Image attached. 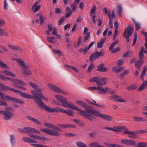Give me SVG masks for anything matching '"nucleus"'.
Segmentation results:
<instances>
[{
    "instance_id": "nucleus-20",
    "label": "nucleus",
    "mask_w": 147,
    "mask_h": 147,
    "mask_svg": "<svg viewBox=\"0 0 147 147\" xmlns=\"http://www.w3.org/2000/svg\"><path fill=\"white\" fill-rule=\"evenodd\" d=\"M104 64L102 63L98 66L97 71L101 72H106L109 71V69L107 67H104Z\"/></svg>"
},
{
    "instance_id": "nucleus-25",
    "label": "nucleus",
    "mask_w": 147,
    "mask_h": 147,
    "mask_svg": "<svg viewBox=\"0 0 147 147\" xmlns=\"http://www.w3.org/2000/svg\"><path fill=\"white\" fill-rule=\"evenodd\" d=\"M58 125L62 128H66L68 127L75 128L76 127V125L71 124H58Z\"/></svg>"
},
{
    "instance_id": "nucleus-56",
    "label": "nucleus",
    "mask_w": 147,
    "mask_h": 147,
    "mask_svg": "<svg viewBox=\"0 0 147 147\" xmlns=\"http://www.w3.org/2000/svg\"><path fill=\"white\" fill-rule=\"evenodd\" d=\"M65 113H66L67 115L70 116L73 115V113L72 111L70 110H67L65 111Z\"/></svg>"
},
{
    "instance_id": "nucleus-44",
    "label": "nucleus",
    "mask_w": 147,
    "mask_h": 147,
    "mask_svg": "<svg viewBox=\"0 0 147 147\" xmlns=\"http://www.w3.org/2000/svg\"><path fill=\"white\" fill-rule=\"evenodd\" d=\"M142 34L144 35L145 36V42L144 44V46L145 48H147V32H144L142 31Z\"/></svg>"
},
{
    "instance_id": "nucleus-7",
    "label": "nucleus",
    "mask_w": 147,
    "mask_h": 147,
    "mask_svg": "<svg viewBox=\"0 0 147 147\" xmlns=\"http://www.w3.org/2000/svg\"><path fill=\"white\" fill-rule=\"evenodd\" d=\"M40 101V104H39L38 107H39L40 109L45 110L48 112L52 113H57L58 112V107H56L55 108L49 107L45 105L42 100Z\"/></svg>"
},
{
    "instance_id": "nucleus-24",
    "label": "nucleus",
    "mask_w": 147,
    "mask_h": 147,
    "mask_svg": "<svg viewBox=\"0 0 147 147\" xmlns=\"http://www.w3.org/2000/svg\"><path fill=\"white\" fill-rule=\"evenodd\" d=\"M22 140L23 141L29 143H37L35 140L27 137H24Z\"/></svg>"
},
{
    "instance_id": "nucleus-12",
    "label": "nucleus",
    "mask_w": 147,
    "mask_h": 147,
    "mask_svg": "<svg viewBox=\"0 0 147 147\" xmlns=\"http://www.w3.org/2000/svg\"><path fill=\"white\" fill-rule=\"evenodd\" d=\"M48 86L49 88L58 93L61 92L64 94H67V93L66 92L63 90H61L59 88L53 84H48Z\"/></svg>"
},
{
    "instance_id": "nucleus-27",
    "label": "nucleus",
    "mask_w": 147,
    "mask_h": 147,
    "mask_svg": "<svg viewBox=\"0 0 147 147\" xmlns=\"http://www.w3.org/2000/svg\"><path fill=\"white\" fill-rule=\"evenodd\" d=\"M28 119L32 121L33 122L39 125L41 124V122L39 121L38 120L35 119V118L31 116H27L26 117Z\"/></svg>"
},
{
    "instance_id": "nucleus-43",
    "label": "nucleus",
    "mask_w": 147,
    "mask_h": 147,
    "mask_svg": "<svg viewBox=\"0 0 147 147\" xmlns=\"http://www.w3.org/2000/svg\"><path fill=\"white\" fill-rule=\"evenodd\" d=\"M117 9L119 11V13L120 16L122 17V13L123 12V9L120 5H117Z\"/></svg>"
},
{
    "instance_id": "nucleus-32",
    "label": "nucleus",
    "mask_w": 147,
    "mask_h": 147,
    "mask_svg": "<svg viewBox=\"0 0 147 147\" xmlns=\"http://www.w3.org/2000/svg\"><path fill=\"white\" fill-rule=\"evenodd\" d=\"M144 48L142 47L141 48L140 51L139 53V58L140 60H142L144 57Z\"/></svg>"
},
{
    "instance_id": "nucleus-41",
    "label": "nucleus",
    "mask_w": 147,
    "mask_h": 147,
    "mask_svg": "<svg viewBox=\"0 0 147 147\" xmlns=\"http://www.w3.org/2000/svg\"><path fill=\"white\" fill-rule=\"evenodd\" d=\"M132 21L134 23L136 27L135 29L137 31L140 28V23L136 22L134 19Z\"/></svg>"
},
{
    "instance_id": "nucleus-22",
    "label": "nucleus",
    "mask_w": 147,
    "mask_h": 147,
    "mask_svg": "<svg viewBox=\"0 0 147 147\" xmlns=\"http://www.w3.org/2000/svg\"><path fill=\"white\" fill-rule=\"evenodd\" d=\"M126 129V128L124 126H114L113 128L112 131L117 132L121 131L123 129L125 130Z\"/></svg>"
},
{
    "instance_id": "nucleus-2",
    "label": "nucleus",
    "mask_w": 147,
    "mask_h": 147,
    "mask_svg": "<svg viewBox=\"0 0 147 147\" xmlns=\"http://www.w3.org/2000/svg\"><path fill=\"white\" fill-rule=\"evenodd\" d=\"M28 84L35 90H31V93L32 95H35L37 96L41 100V99H42L46 101L48 100V98L44 96L42 92L44 90L43 88L40 87L32 82H29L28 83Z\"/></svg>"
},
{
    "instance_id": "nucleus-64",
    "label": "nucleus",
    "mask_w": 147,
    "mask_h": 147,
    "mask_svg": "<svg viewBox=\"0 0 147 147\" xmlns=\"http://www.w3.org/2000/svg\"><path fill=\"white\" fill-rule=\"evenodd\" d=\"M145 142H140L138 144V147H145Z\"/></svg>"
},
{
    "instance_id": "nucleus-34",
    "label": "nucleus",
    "mask_w": 147,
    "mask_h": 147,
    "mask_svg": "<svg viewBox=\"0 0 147 147\" xmlns=\"http://www.w3.org/2000/svg\"><path fill=\"white\" fill-rule=\"evenodd\" d=\"M101 118L109 121H111L113 119L111 116L103 114H102Z\"/></svg>"
},
{
    "instance_id": "nucleus-40",
    "label": "nucleus",
    "mask_w": 147,
    "mask_h": 147,
    "mask_svg": "<svg viewBox=\"0 0 147 147\" xmlns=\"http://www.w3.org/2000/svg\"><path fill=\"white\" fill-rule=\"evenodd\" d=\"M9 34L5 31L4 29H2L0 28V36H7Z\"/></svg>"
},
{
    "instance_id": "nucleus-45",
    "label": "nucleus",
    "mask_w": 147,
    "mask_h": 147,
    "mask_svg": "<svg viewBox=\"0 0 147 147\" xmlns=\"http://www.w3.org/2000/svg\"><path fill=\"white\" fill-rule=\"evenodd\" d=\"M76 144L78 147H87L86 145L85 144L81 142H77Z\"/></svg>"
},
{
    "instance_id": "nucleus-42",
    "label": "nucleus",
    "mask_w": 147,
    "mask_h": 147,
    "mask_svg": "<svg viewBox=\"0 0 147 147\" xmlns=\"http://www.w3.org/2000/svg\"><path fill=\"white\" fill-rule=\"evenodd\" d=\"M82 41V38L81 37H79L78 39H77V43L75 44V47H77L79 46L81 43Z\"/></svg>"
},
{
    "instance_id": "nucleus-46",
    "label": "nucleus",
    "mask_w": 147,
    "mask_h": 147,
    "mask_svg": "<svg viewBox=\"0 0 147 147\" xmlns=\"http://www.w3.org/2000/svg\"><path fill=\"white\" fill-rule=\"evenodd\" d=\"M0 66L3 68L9 69V68L0 60Z\"/></svg>"
},
{
    "instance_id": "nucleus-21",
    "label": "nucleus",
    "mask_w": 147,
    "mask_h": 147,
    "mask_svg": "<svg viewBox=\"0 0 147 147\" xmlns=\"http://www.w3.org/2000/svg\"><path fill=\"white\" fill-rule=\"evenodd\" d=\"M39 3V1H37L35 2V3L34 4L31 10L33 11L34 13H35L38 11L39 9L41 7V6L39 5L37 6Z\"/></svg>"
},
{
    "instance_id": "nucleus-13",
    "label": "nucleus",
    "mask_w": 147,
    "mask_h": 147,
    "mask_svg": "<svg viewBox=\"0 0 147 147\" xmlns=\"http://www.w3.org/2000/svg\"><path fill=\"white\" fill-rule=\"evenodd\" d=\"M48 86L49 88L58 93L61 92L64 94H67V93L66 92L63 90H61L59 88L53 84H48Z\"/></svg>"
},
{
    "instance_id": "nucleus-50",
    "label": "nucleus",
    "mask_w": 147,
    "mask_h": 147,
    "mask_svg": "<svg viewBox=\"0 0 147 147\" xmlns=\"http://www.w3.org/2000/svg\"><path fill=\"white\" fill-rule=\"evenodd\" d=\"M55 37H49L47 38V40L50 42L54 43L55 42L54 41Z\"/></svg>"
},
{
    "instance_id": "nucleus-60",
    "label": "nucleus",
    "mask_w": 147,
    "mask_h": 147,
    "mask_svg": "<svg viewBox=\"0 0 147 147\" xmlns=\"http://www.w3.org/2000/svg\"><path fill=\"white\" fill-rule=\"evenodd\" d=\"M123 62L124 61L122 59L118 60L117 61V65L119 66H121L123 64Z\"/></svg>"
},
{
    "instance_id": "nucleus-49",
    "label": "nucleus",
    "mask_w": 147,
    "mask_h": 147,
    "mask_svg": "<svg viewBox=\"0 0 147 147\" xmlns=\"http://www.w3.org/2000/svg\"><path fill=\"white\" fill-rule=\"evenodd\" d=\"M136 88V84H133L130 85L127 87L128 90H131L135 89Z\"/></svg>"
},
{
    "instance_id": "nucleus-57",
    "label": "nucleus",
    "mask_w": 147,
    "mask_h": 147,
    "mask_svg": "<svg viewBox=\"0 0 147 147\" xmlns=\"http://www.w3.org/2000/svg\"><path fill=\"white\" fill-rule=\"evenodd\" d=\"M94 67V65L92 63H91L89 65L88 69V72H90L91 71Z\"/></svg>"
},
{
    "instance_id": "nucleus-14",
    "label": "nucleus",
    "mask_w": 147,
    "mask_h": 147,
    "mask_svg": "<svg viewBox=\"0 0 147 147\" xmlns=\"http://www.w3.org/2000/svg\"><path fill=\"white\" fill-rule=\"evenodd\" d=\"M109 99L111 100H113L116 102H126V100L122 99L121 96L116 94L111 96Z\"/></svg>"
},
{
    "instance_id": "nucleus-35",
    "label": "nucleus",
    "mask_w": 147,
    "mask_h": 147,
    "mask_svg": "<svg viewBox=\"0 0 147 147\" xmlns=\"http://www.w3.org/2000/svg\"><path fill=\"white\" fill-rule=\"evenodd\" d=\"M8 46L10 48L16 51H23V49L18 46H14L11 45H8Z\"/></svg>"
},
{
    "instance_id": "nucleus-5",
    "label": "nucleus",
    "mask_w": 147,
    "mask_h": 147,
    "mask_svg": "<svg viewBox=\"0 0 147 147\" xmlns=\"http://www.w3.org/2000/svg\"><path fill=\"white\" fill-rule=\"evenodd\" d=\"M106 78H101L99 77H95L90 79V81L91 82H95L99 86H102L106 84L107 81Z\"/></svg>"
},
{
    "instance_id": "nucleus-11",
    "label": "nucleus",
    "mask_w": 147,
    "mask_h": 147,
    "mask_svg": "<svg viewBox=\"0 0 147 147\" xmlns=\"http://www.w3.org/2000/svg\"><path fill=\"white\" fill-rule=\"evenodd\" d=\"M5 80H4L6 81L7 80H8L11 82H14L13 84V85L14 86V84H19L21 85L25 86V84L24 83L22 80L17 79L10 78L9 77H6L5 76Z\"/></svg>"
},
{
    "instance_id": "nucleus-53",
    "label": "nucleus",
    "mask_w": 147,
    "mask_h": 147,
    "mask_svg": "<svg viewBox=\"0 0 147 147\" xmlns=\"http://www.w3.org/2000/svg\"><path fill=\"white\" fill-rule=\"evenodd\" d=\"M115 92V91L114 90H112L111 88H106V92L108 93H114Z\"/></svg>"
},
{
    "instance_id": "nucleus-47",
    "label": "nucleus",
    "mask_w": 147,
    "mask_h": 147,
    "mask_svg": "<svg viewBox=\"0 0 147 147\" xmlns=\"http://www.w3.org/2000/svg\"><path fill=\"white\" fill-rule=\"evenodd\" d=\"M20 84H14V86L16 88H20L23 90H27L26 88L24 87L20 86Z\"/></svg>"
},
{
    "instance_id": "nucleus-36",
    "label": "nucleus",
    "mask_w": 147,
    "mask_h": 147,
    "mask_svg": "<svg viewBox=\"0 0 147 147\" xmlns=\"http://www.w3.org/2000/svg\"><path fill=\"white\" fill-rule=\"evenodd\" d=\"M147 88V82L144 81L141 86L139 88V90L141 91Z\"/></svg>"
},
{
    "instance_id": "nucleus-8",
    "label": "nucleus",
    "mask_w": 147,
    "mask_h": 147,
    "mask_svg": "<svg viewBox=\"0 0 147 147\" xmlns=\"http://www.w3.org/2000/svg\"><path fill=\"white\" fill-rule=\"evenodd\" d=\"M134 30L133 28L131 27L130 24H129L127 28L125 29L123 36H124L126 39L127 42H128L130 41L129 37L132 35Z\"/></svg>"
},
{
    "instance_id": "nucleus-1",
    "label": "nucleus",
    "mask_w": 147,
    "mask_h": 147,
    "mask_svg": "<svg viewBox=\"0 0 147 147\" xmlns=\"http://www.w3.org/2000/svg\"><path fill=\"white\" fill-rule=\"evenodd\" d=\"M55 97L58 101L61 103L63 107L72 109L78 110L80 112V113H78L79 114L84 117H86L90 120H92L91 119V117L87 113L77 108L71 102H67L66 99L64 97L59 95H56Z\"/></svg>"
},
{
    "instance_id": "nucleus-51",
    "label": "nucleus",
    "mask_w": 147,
    "mask_h": 147,
    "mask_svg": "<svg viewBox=\"0 0 147 147\" xmlns=\"http://www.w3.org/2000/svg\"><path fill=\"white\" fill-rule=\"evenodd\" d=\"M104 11L105 12V13L107 14L108 13V16L109 18L110 19L111 18V11H109V12H108V10L107 8H105L104 9Z\"/></svg>"
},
{
    "instance_id": "nucleus-15",
    "label": "nucleus",
    "mask_w": 147,
    "mask_h": 147,
    "mask_svg": "<svg viewBox=\"0 0 147 147\" xmlns=\"http://www.w3.org/2000/svg\"><path fill=\"white\" fill-rule=\"evenodd\" d=\"M0 113L4 115V119L6 120H10L12 117L13 115V113L10 112L4 111H0Z\"/></svg>"
},
{
    "instance_id": "nucleus-17",
    "label": "nucleus",
    "mask_w": 147,
    "mask_h": 147,
    "mask_svg": "<svg viewBox=\"0 0 147 147\" xmlns=\"http://www.w3.org/2000/svg\"><path fill=\"white\" fill-rule=\"evenodd\" d=\"M104 56L103 53L102 52H99L96 51L94 54L91 55L90 57L89 60L90 62H92L94 60L96 59L100 56Z\"/></svg>"
},
{
    "instance_id": "nucleus-10",
    "label": "nucleus",
    "mask_w": 147,
    "mask_h": 147,
    "mask_svg": "<svg viewBox=\"0 0 147 147\" xmlns=\"http://www.w3.org/2000/svg\"><path fill=\"white\" fill-rule=\"evenodd\" d=\"M86 110L87 112L85 111H84L87 113L91 117V119L92 120H90L86 117H84L91 121H93V119H95V117L92 116L91 115H90L89 113L92 114L95 116L97 117H101L102 115V114L100 113L98 111L94 110L88 109Z\"/></svg>"
},
{
    "instance_id": "nucleus-18",
    "label": "nucleus",
    "mask_w": 147,
    "mask_h": 147,
    "mask_svg": "<svg viewBox=\"0 0 147 147\" xmlns=\"http://www.w3.org/2000/svg\"><path fill=\"white\" fill-rule=\"evenodd\" d=\"M0 87H1L0 89L1 90H6L8 89L12 91L13 92H14L16 93L20 92V90H16L15 89L11 88L8 87L5 85L3 84L2 83H0Z\"/></svg>"
},
{
    "instance_id": "nucleus-9",
    "label": "nucleus",
    "mask_w": 147,
    "mask_h": 147,
    "mask_svg": "<svg viewBox=\"0 0 147 147\" xmlns=\"http://www.w3.org/2000/svg\"><path fill=\"white\" fill-rule=\"evenodd\" d=\"M40 130L42 132H45L48 134L52 136H59L60 134L59 132L57 130L47 128L46 129H41Z\"/></svg>"
},
{
    "instance_id": "nucleus-38",
    "label": "nucleus",
    "mask_w": 147,
    "mask_h": 147,
    "mask_svg": "<svg viewBox=\"0 0 147 147\" xmlns=\"http://www.w3.org/2000/svg\"><path fill=\"white\" fill-rule=\"evenodd\" d=\"M98 90H99L98 92V93L100 94H104L106 93V88L104 89L101 87L98 86Z\"/></svg>"
},
{
    "instance_id": "nucleus-59",
    "label": "nucleus",
    "mask_w": 147,
    "mask_h": 147,
    "mask_svg": "<svg viewBox=\"0 0 147 147\" xmlns=\"http://www.w3.org/2000/svg\"><path fill=\"white\" fill-rule=\"evenodd\" d=\"M96 7L94 5L92 7V9L90 12V15L92 16L93 14H94L96 12Z\"/></svg>"
},
{
    "instance_id": "nucleus-52",
    "label": "nucleus",
    "mask_w": 147,
    "mask_h": 147,
    "mask_svg": "<svg viewBox=\"0 0 147 147\" xmlns=\"http://www.w3.org/2000/svg\"><path fill=\"white\" fill-rule=\"evenodd\" d=\"M99 144L97 142H94L91 143L89 145L90 147H98Z\"/></svg>"
},
{
    "instance_id": "nucleus-29",
    "label": "nucleus",
    "mask_w": 147,
    "mask_h": 147,
    "mask_svg": "<svg viewBox=\"0 0 147 147\" xmlns=\"http://www.w3.org/2000/svg\"><path fill=\"white\" fill-rule=\"evenodd\" d=\"M2 73L4 74L9 76H12L13 77H15L16 76V75L15 74L7 70H5L2 71Z\"/></svg>"
},
{
    "instance_id": "nucleus-31",
    "label": "nucleus",
    "mask_w": 147,
    "mask_h": 147,
    "mask_svg": "<svg viewBox=\"0 0 147 147\" xmlns=\"http://www.w3.org/2000/svg\"><path fill=\"white\" fill-rule=\"evenodd\" d=\"M10 137V140L12 146H13L16 143V141L15 137L13 134H11L9 136Z\"/></svg>"
},
{
    "instance_id": "nucleus-16",
    "label": "nucleus",
    "mask_w": 147,
    "mask_h": 147,
    "mask_svg": "<svg viewBox=\"0 0 147 147\" xmlns=\"http://www.w3.org/2000/svg\"><path fill=\"white\" fill-rule=\"evenodd\" d=\"M119 42L118 40H117L114 42H113L111 45V46L109 47V51L111 50V52L112 53H115L119 51L120 50V48L119 47H118L113 49L114 46L117 44Z\"/></svg>"
},
{
    "instance_id": "nucleus-39",
    "label": "nucleus",
    "mask_w": 147,
    "mask_h": 147,
    "mask_svg": "<svg viewBox=\"0 0 147 147\" xmlns=\"http://www.w3.org/2000/svg\"><path fill=\"white\" fill-rule=\"evenodd\" d=\"M143 61H139L138 62H136L135 65V67L136 68L138 69H140V67L144 63Z\"/></svg>"
},
{
    "instance_id": "nucleus-33",
    "label": "nucleus",
    "mask_w": 147,
    "mask_h": 147,
    "mask_svg": "<svg viewBox=\"0 0 147 147\" xmlns=\"http://www.w3.org/2000/svg\"><path fill=\"white\" fill-rule=\"evenodd\" d=\"M18 130L22 133L28 134L29 127H25L23 128H18Z\"/></svg>"
},
{
    "instance_id": "nucleus-37",
    "label": "nucleus",
    "mask_w": 147,
    "mask_h": 147,
    "mask_svg": "<svg viewBox=\"0 0 147 147\" xmlns=\"http://www.w3.org/2000/svg\"><path fill=\"white\" fill-rule=\"evenodd\" d=\"M147 70V67L146 66H144L141 76V78L142 80H144V76L146 74Z\"/></svg>"
},
{
    "instance_id": "nucleus-28",
    "label": "nucleus",
    "mask_w": 147,
    "mask_h": 147,
    "mask_svg": "<svg viewBox=\"0 0 147 147\" xmlns=\"http://www.w3.org/2000/svg\"><path fill=\"white\" fill-rule=\"evenodd\" d=\"M133 118L135 122L146 121H147L146 119L140 117L134 116Z\"/></svg>"
},
{
    "instance_id": "nucleus-23",
    "label": "nucleus",
    "mask_w": 147,
    "mask_h": 147,
    "mask_svg": "<svg viewBox=\"0 0 147 147\" xmlns=\"http://www.w3.org/2000/svg\"><path fill=\"white\" fill-rule=\"evenodd\" d=\"M44 125L45 126L48 128H51L52 129H56L59 131H61V130L60 129L57 127L56 126L50 123H44Z\"/></svg>"
},
{
    "instance_id": "nucleus-6",
    "label": "nucleus",
    "mask_w": 147,
    "mask_h": 147,
    "mask_svg": "<svg viewBox=\"0 0 147 147\" xmlns=\"http://www.w3.org/2000/svg\"><path fill=\"white\" fill-rule=\"evenodd\" d=\"M20 92L18 93H20L21 95L23 98H28L30 99H34L35 102L36 103L37 105V106L38 107L39 104H40V100H41L40 98L36 95H33L29 94L26 92H22L21 91H20Z\"/></svg>"
},
{
    "instance_id": "nucleus-3",
    "label": "nucleus",
    "mask_w": 147,
    "mask_h": 147,
    "mask_svg": "<svg viewBox=\"0 0 147 147\" xmlns=\"http://www.w3.org/2000/svg\"><path fill=\"white\" fill-rule=\"evenodd\" d=\"M12 60L17 62L23 70L22 73L25 75H29L32 74L31 72L26 65L25 62L21 59L17 58H13Z\"/></svg>"
},
{
    "instance_id": "nucleus-55",
    "label": "nucleus",
    "mask_w": 147,
    "mask_h": 147,
    "mask_svg": "<svg viewBox=\"0 0 147 147\" xmlns=\"http://www.w3.org/2000/svg\"><path fill=\"white\" fill-rule=\"evenodd\" d=\"M132 52L131 51H127L123 55V57H128L132 54Z\"/></svg>"
},
{
    "instance_id": "nucleus-48",
    "label": "nucleus",
    "mask_w": 147,
    "mask_h": 147,
    "mask_svg": "<svg viewBox=\"0 0 147 147\" xmlns=\"http://www.w3.org/2000/svg\"><path fill=\"white\" fill-rule=\"evenodd\" d=\"M45 17L43 15H40V17L39 20L40 22V24L42 25L45 21Z\"/></svg>"
},
{
    "instance_id": "nucleus-58",
    "label": "nucleus",
    "mask_w": 147,
    "mask_h": 147,
    "mask_svg": "<svg viewBox=\"0 0 147 147\" xmlns=\"http://www.w3.org/2000/svg\"><path fill=\"white\" fill-rule=\"evenodd\" d=\"M77 5L76 4L72 3L71 5V7L72 8V11H75L77 9Z\"/></svg>"
},
{
    "instance_id": "nucleus-54",
    "label": "nucleus",
    "mask_w": 147,
    "mask_h": 147,
    "mask_svg": "<svg viewBox=\"0 0 147 147\" xmlns=\"http://www.w3.org/2000/svg\"><path fill=\"white\" fill-rule=\"evenodd\" d=\"M129 72V71L128 70H125L123 71V73H121L120 74V76H122V79H123L124 77V75H125L126 74H128Z\"/></svg>"
},
{
    "instance_id": "nucleus-26",
    "label": "nucleus",
    "mask_w": 147,
    "mask_h": 147,
    "mask_svg": "<svg viewBox=\"0 0 147 147\" xmlns=\"http://www.w3.org/2000/svg\"><path fill=\"white\" fill-rule=\"evenodd\" d=\"M76 102L85 108L89 109L90 108V106L82 101L76 100Z\"/></svg>"
},
{
    "instance_id": "nucleus-62",
    "label": "nucleus",
    "mask_w": 147,
    "mask_h": 147,
    "mask_svg": "<svg viewBox=\"0 0 147 147\" xmlns=\"http://www.w3.org/2000/svg\"><path fill=\"white\" fill-rule=\"evenodd\" d=\"M118 30H115V32L114 34V36L113 38V40H115L117 37L118 35Z\"/></svg>"
},
{
    "instance_id": "nucleus-4",
    "label": "nucleus",
    "mask_w": 147,
    "mask_h": 147,
    "mask_svg": "<svg viewBox=\"0 0 147 147\" xmlns=\"http://www.w3.org/2000/svg\"><path fill=\"white\" fill-rule=\"evenodd\" d=\"M0 96L2 100H9L12 102L15 103L24 104V102L20 99L10 96H5L0 91Z\"/></svg>"
},
{
    "instance_id": "nucleus-61",
    "label": "nucleus",
    "mask_w": 147,
    "mask_h": 147,
    "mask_svg": "<svg viewBox=\"0 0 147 147\" xmlns=\"http://www.w3.org/2000/svg\"><path fill=\"white\" fill-rule=\"evenodd\" d=\"M135 134V132L132 131V133L130 134V135L128 136V137L131 138H135L136 137Z\"/></svg>"
},
{
    "instance_id": "nucleus-19",
    "label": "nucleus",
    "mask_w": 147,
    "mask_h": 147,
    "mask_svg": "<svg viewBox=\"0 0 147 147\" xmlns=\"http://www.w3.org/2000/svg\"><path fill=\"white\" fill-rule=\"evenodd\" d=\"M121 142L122 144L129 146H134L136 144L134 141L129 139H123Z\"/></svg>"
},
{
    "instance_id": "nucleus-30",
    "label": "nucleus",
    "mask_w": 147,
    "mask_h": 147,
    "mask_svg": "<svg viewBox=\"0 0 147 147\" xmlns=\"http://www.w3.org/2000/svg\"><path fill=\"white\" fill-rule=\"evenodd\" d=\"M30 133H33L38 134H40V132L34 128L29 127L28 134Z\"/></svg>"
},
{
    "instance_id": "nucleus-63",
    "label": "nucleus",
    "mask_w": 147,
    "mask_h": 147,
    "mask_svg": "<svg viewBox=\"0 0 147 147\" xmlns=\"http://www.w3.org/2000/svg\"><path fill=\"white\" fill-rule=\"evenodd\" d=\"M65 19L64 17H62L61 19H60L58 21V25H60L62 24L65 20Z\"/></svg>"
}]
</instances>
